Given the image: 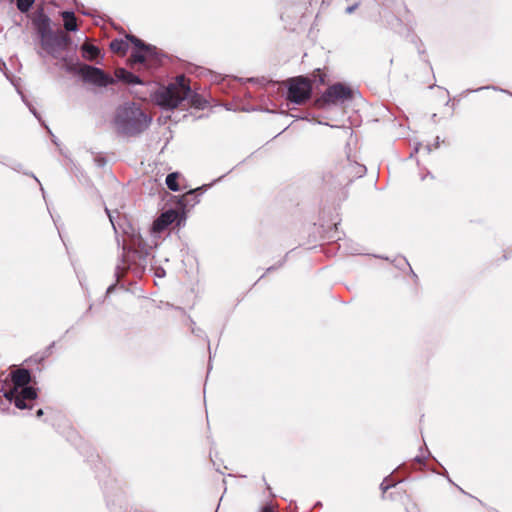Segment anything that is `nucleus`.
Masks as SVG:
<instances>
[{"label":"nucleus","instance_id":"11","mask_svg":"<svg viewBox=\"0 0 512 512\" xmlns=\"http://www.w3.org/2000/svg\"><path fill=\"white\" fill-rule=\"evenodd\" d=\"M115 77L119 81H123L129 84H141L140 78L133 73L125 70L124 68H117L115 70Z\"/></svg>","mask_w":512,"mask_h":512},{"label":"nucleus","instance_id":"15","mask_svg":"<svg viewBox=\"0 0 512 512\" xmlns=\"http://www.w3.org/2000/svg\"><path fill=\"white\" fill-rule=\"evenodd\" d=\"M178 179V173H170L166 177V185L171 191H179V185L177 182Z\"/></svg>","mask_w":512,"mask_h":512},{"label":"nucleus","instance_id":"18","mask_svg":"<svg viewBox=\"0 0 512 512\" xmlns=\"http://www.w3.org/2000/svg\"><path fill=\"white\" fill-rule=\"evenodd\" d=\"M262 512H273V510L269 507L263 508Z\"/></svg>","mask_w":512,"mask_h":512},{"label":"nucleus","instance_id":"16","mask_svg":"<svg viewBox=\"0 0 512 512\" xmlns=\"http://www.w3.org/2000/svg\"><path fill=\"white\" fill-rule=\"evenodd\" d=\"M35 0H17V8L21 12H27L33 5Z\"/></svg>","mask_w":512,"mask_h":512},{"label":"nucleus","instance_id":"2","mask_svg":"<svg viewBox=\"0 0 512 512\" xmlns=\"http://www.w3.org/2000/svg\"><path fill=\"white\" fill-rule=\"evenodd\" d=\"M148 118L135 103H126L116 110L113 125L121 135H136L144 131L150 124Z\"/></svg>","mask_w":512,"mask_h":512},{"label":"nucleus","instance_id":"5","mask_svg":"<svg viewBox=\"0 0 512 512\" xmlns=\"http://www.w3.org/2000/svg\"><path fill=\"white\" fill-rule=\"evenodd\" d=\"M79 74L85 82L97 87H107L116 82L115 78L105 73L100 68L91 65L81 66Z\"/></svg>","mask_w":512,"mask_h":512},{"label":"nucleus","instance_id":"1","mask_svg":"<svg viewBox=\"0 0 512 512\" xmlns=\"http://www.w3.org/2000/svg\"><path fill=\"white\" fill-rule=\"evenodd\" d=\"M154 100L158 106L168 110L178 107L184 100L197 109L208 106V102L201 95L191 90L189 80L184 75L177 76L174 82L159 89L154 95Z\"/></svg>","mask_w":512,"mask_h":512},{"label":"nucleus","instance_id":"6","mask_svg":"<svg viewBox=\"0 0 512 512\" xmlns=\"http://www.w3.org/2000/svg\"><path fill=\"white\" fill-rule=\"evenodd\" d=\"M310 82L302 77L293 78L288 84L287 98L296 104H301L309 99L311 95Z\"/></svg>","mask_w":512,"mask_h":512},{"label":"nucleus","instance_id":"3","mask_svg":"<svg viewBox=\"0 0 512 512\" xmlns=\"http://www.w3.org/2000/svg\"><path fill=\"white\" fill-rule=\"evenodd\" d=\"M350 99H352V90L342 83H336L327 88L317 103L321 107L336 106Z\"/></svg>","mask_w":512,"mask_h":512},{"label":"nucleus","instance_id":"9","mask_svg":"<svg viewBox=\"0 0 512 512\" xmlns=\"http://www.w3.org/2000/svg\"><path fill=\"white\" fill-rule=\"evenodd\" d=\"M178 217L175 210H168L163 212L153 223V232L160 233L164 231L169 225H171Z\"/></svg>","mask_w":512,"mask_h":512},{"label":"nucleus","instance_id":"13","mask_svg":"<svg viewBox=\"0 0 512 512\" xmlns=\"http://www.w3.org/2000/svg\"><path fill=\"white\" fill-rule=\"evenodd\" d=\"M62 17L64 20V27L68 31H76L77 23L76 18L73 12L64 11L62 12Z\"/></svg>","mask_w":512,"mask_h":512},{"label":"nucleus","instance_id":"10","mask_svg":"<svg viewBox=\"0 0 512 512\" xmlns=\"http://www.w3.org/2000/svg\"><path fill=\"white\" fill-rule=\"evenodd\" d=\"M14 387L12 389H20L27 386L30 382V373L27 369H17L11 374Z\"/></svg>","mask_w":512,"mask_h":512},{"label":"nucleus","instance_id":"12","mask_svg":"<svg viewBox=\"0 0 512 512\" xmlns=\"http://www.w3.org/2000/svg\"><path fill=\"white\" fill-rule=\"evenodd\" d=\"M82 57L88 61H93L100 55V49L89 43H85L81 46Z\"/></svg>","mask_w":512,"mask_h":512},{"label":"nucleus","instance_id":"19","mask_svg":"<svg viewBox=\"0 0 512 512\" xmlns=\"http://www.w3.org/2000/svg\"><path fill=\"white\" fill-rule=\"evenodd\" d=\"M42 414H43L42 409H39V410L37 411V416H41Z\"/></svg>","mask_w":512,"mask_h":512},{"label":"nucleus","instance_id":"17","mask_svg":"<svg viewBox=\"0 0 512 512\" xmlns=\"http://www.w3.org/2000/svg\"><path fill=\"white\" fill-rule=\"evenodd\" d=\"M356 6L353 5V6H349L347 9H346V12L347 13H352L354 10H355Z\"/></svg>","mask_w":512,"mask_h":512},{"label":"nucleus","instance_id":"4","mask_svg":"<svg viewBox=\"0 0 512 512\" xmlns=\"http://www.w3.org/2000/svg\"><path fill=\"white\" fill-rule=\"evenodd\" d=\"M39 30L41 34V45L43 49L51 56L57 58L59 55V50H63L66 44L62 39L53 35L49 31V18L44 17L41 19V26Z\"/></svg>","mask_w":512,"mask_h":512},{"label":"nucleus","instance_id":"8","mask_svg":"<svg viewBox=\"0 0 512 512\" xmlns=\"http://www.w3.org/2000/svg\"><path fill=\"white\" fill-rule=\"evenodd\" d=\"M5 397L9 401H14L15 406L19 409H25L26 400H34L37 397L36 390L33 387L25 386L20 389H10L5 392Z\"/></svg>","mask_w":512,"mask_h":512},{"label":"nucleus","instance_id":"7","mask_svg":"<svg viewBox=\"0 0 512 512\" xmlns=\"http://www.w3.org/2000/svg\"><path fill=\"white\" fill-rule=\"evenodd\" d=\"M127 40L134 44L135 49L131 54V59L135 63H143L156 55V48L151 45L144 44L135 36L128 35Z\"/></svg>","mask_w":512,"mask_h":512},{"label":"nucleus","instance_id":"14","mask_svg":"<svg viewBox=\"0 0 512 512\" xmlns=\"http://www.w3.org/2000/svg\"><path fill=\"white\" fill-rule=\"evenodd\" d=\"M110 49L115 53L124 54L128 50V42H127V40H123V39H114L110 43Z\"/></svg>","mask_w":512,"mask_h":512}]
</instances>
